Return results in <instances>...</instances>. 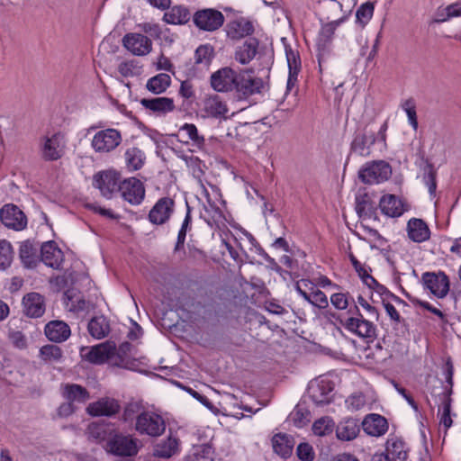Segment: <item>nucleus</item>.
<instances>
[{
	"label": "nucleus",
	"mask_w": 461,
	"mask_h": 461,
	"mask_svg": "<svg viewBox=\"0 0 461 461\" xmlns=\"http://www.w3.org/2000/svg\"><path fill=\"white\" fill-rule=\"evenodd\" d=\"M120 410L118 402L112 398H102L90 403L86 411L92 416H112Z\"/></svg>",
	"instance_id": "aec40b11"
},
{
	"label": "nucleus",
	"mask_w": 461,
	"mask_h": 461,
	"mask_svg": "<svg viewBox=\"0 0 461 461\" xmlns=\"http://www.w3.org/2000/svg\"><path fill=\"white\" fill-rule=\"evenodd\" d=\"M123 46L136 56L148 55L152 50V41L141 33H128L122 39Z\"/></svg>",
	"instance_id": "9b49d317"
},
{
	"label": "nucleus",
	"mask_w": 461,
	"mask_h": 461,
	"mask_svg": "<svg viewBox=\"0 0 461 461\" xmlns=\"http://www.w3.org/2000/svg\"><path fill=\"white\" fill-rule=\"evenodd\" d=\"M375 137L373 132H364L355 137L351 144V149L360 156H367L370 147L375 143Z\"/></svg>",
	"instance_id": "473e14b6"
},
{
	"label": "nucleus",
	"mask_w": 461,
	"mask_h": 461,
	"mask_svg": "<svg viewBox=\"0 0 461 461\" xmlns=\"http://www.w3.org/2000/svg\"><path fill=\"white\" fill-rule=\"evenodd\" d=\"M108 452L120 456H132L138 453V440L130 435L111 434L106 443Z\"/></svg>",
	"instance_id": "f03ea898"
},
{
	"label": "nucleus",
	"mask_w": 461,
	"mask_h": 461,
	"mask_svg": "<svg viewBox=\"0 0 461 461\" xmlns=\"http://www.w3.org/2000/svg\"><path fill=\"white\" fill-rule=\"evenodd\" d=\"M203 112L208 117L221 118L228 113L226 104L218 95H211L203 101Z\"/></svg>",
	"instance_id": "a878e982"
},
{
	"label": "nucleus",
	"mask_w": 461,
	"mask_h": 461,
	"mask_svg": "<svg viewBox=\"0 0 461 461\" xmlns=\"http://www.w3.org/2000/svg\"><path fill=\"white\" fill-rule=\"evenodd\" d=\"M14 258L11 244L6 240H0V269L10 267Z\"/></svg>",
	"instance_id": "de8ad7c7"
},
{
	"label": "nucleus",
	"mask_w": 461,
	"mask_h": 461,
	"mask_svg": "<svg viewBox=\"0 0 461 461\" xmlns=\"http://www.w3.org/2000/svg\"><path fill=\"white\" fill-rule=\"evenodd\" d=\"M356 211L362 221H366L367 217H371L373 205L366 196L357 198Z\"/></svg>",
	"instance_id": "8fccbe9b"
},
{
	"label": "nucleus",
	"mask_w": 461,
	"mask_h": 461,
	"mask_svg": "<svg viewBox=\"0 0 461 461\" xmlns=\"http://www.w3.org/2000/svg\"><path fill=\"white\" fill-rule=\"evenodd\" d=\"M115 348V343L105 341L92 347L87 353L84 355L85 358L93 364H103L109 362L111 364V355Z\"/></svg>",
	"instance_id": "4468645a"
},
{
	"label": "nucleus",
	"mask_w": 461,
	"mask_h": 461,
	"mask_svg": "<svg viewBox=\"0 0 461 461\" xmlns=\"http://www.w3.org/2000/svg\"><path fill=\"white\" fill-rule=\"evenodd\" d=\"M285 55L289 68L286 88L287 91H290L297 82V76L300 69L301 62L297 52L294 51L291 48L285 47Z\"/></svg>",
	"instance_id": "c85d7f7f"
},
{
	"label": "nucleus",
	"mask_w": 461,
	"mask_h": 461,
	"mask_svg": "<svg viewBox=\"0 0 461 461\" xmlns=\"http://www.w3.org/2000/svg\"><path fill=\"white\" fill-rule=\"evenodd\" d=\"M340 323L349 332L357 335L360 338H373L375 336V325L371 320L365 319L361 314L358 317H348L340 320Z\"/></svg>",
	"instance_id": "6e6552de"
},
{
	"label": "nucleus",
	"mask_w": 461,
	"mask_h": 461,
	"mask_svg": "<svg viewBox=\"0 0 461 461\" xmlns=\"http://www.w3.org/2000/svg\"><path fill=\"white\" fill-rule=\"evenodd\" d=\"M374 9V4L371 2H366L361 5L356 13L357 23L365 25L372 18Z\"/></svg>",
	"instance_id": "09e8293b"
},
{
	"label": "nucleus",
	"mask_w": 461,
	"mask_h": 461,
	"mask_svg": "<svg viewBox=\"0 0 461 461\" xmlns=\"http://www.w3.org/2000/svg\"><path fill=\"white\" fill-rule=\"evenodd\" d=\"M306 301L320 309H325L329 305L326 294L318 288L312 293L310 300Z\"/></svg>",
	"instance_id": "13d9d810"
},
{
	"label": "nucleus",
	"mask_w": 461,
	"mask_h": 461,
	"mask_svg": "<svg viewBox=\"0 0 461 461\" xmlns=\"http://www.w3.org/2000/svg\"><path fill=\"white\" fill-rule=\"evenodd\" d=\"M422 280L426 288L438 297H444L448 292V280L444 274L425 273Z\"/></svg>",
	"instance_id": "dca6fc26"
},
{
	"label": "nucleus",
	"mask_w": 461,
	"mask_h": 461,
	"mask_svg": "<svg viewBox=\"0 0 461 461\" xmlns=\"http://www.w3.org/2000/svg\"><path fill=\"white\" fill-rule=\"evenodd\" d=\"M290 420L295 427L303 428L310 421V412L298 405L291 412Z\"/></svg>",
	"instance_id": "49530a36"
},
{
	"label": "nucleus",
	"mask_w": 461,
	"mask_h": 461,
	"mask_svg": "<svg viewBox=\"0 0 461 461\" xmlns=\"http://www.w3.org/2000/svg\"><path fill=\"white\" fill-rule=\"evenodd\" d=\"M88 331L92 337L100 339L108 335L110 326L104 316H97L91 319L88 323Z\"/></svg>",
	"instance_id": "4c0bfd02"
},
{
	"label": "nucleus",
	"mask_w": 461,
	"mask_h": 461,
	"mask_svg": "<svg viewBox=\"0 0 461 461\" xmlns=\"http://www.w3.org/2000/svg\"><path fill=\"white\" fill-rule=\"evenodd\" d=\"M180 131L185 132L199 147L204 143V138L198 134V130L194 124L185 123L180 128Z\"/></svg>",
	"instance_id": "6e6d98bb"
},
{
	"label": "nucleus",
	"mask_w": 461,
	"mask_h": 461,
	"mask_svg": "<svg viewBox=\"0 0 461 461\" xmlns=\"http://www.w3.org/2000/svg\"><path fill=\"white\" fill-rule=\"evenodd\" d=\"M263 85L262 79L253 77L249 71H243L235 77L234 88L243 95L260 92Z\"/></svg>",
	"instance_id": "f8f14e48"
},
{
	"label": "nucleus",
	"mask_w": 461,
	"mask_h": 461,
	"mask_svg": "<svg viewBox=\"0 0 461 461\" xmlns=\"http://www.w3.org/2000/svg\"><path fill=\"white\" fill-rule=\"evenodd\" d=\"M121 183L120 175L114 170L104 171L95 176V185L106 198H111L114 192L119 191Z\"/></svg>",
	"instance_id": "9d476101"
},
{
	"label": "nucleus",
	"mask_w": 461,
	"mask_h": 461,
	"mask_svg": "<svg viewBox=\"0 0 461 461\" xmlns=\"http://www.w3.org/2000/svg\"><path fill=\"white\" fill-rule=\"evenodd\" d=\"M23 312L31 318H39L45 312V301L38 293L27 294L23 299Z\"/></svg>",
	"instance_id": "f3484780"
},
{
	"label": "nucleus",
	"mask_w": 461,
	"mask_h": 461,
	"mask_svg": "<svg viewBox=\"0 0 461 461\" xmlns=\"http://www.w3.org/2000/svg\"><path fill=\"white\" fill-rule=\"evenodd\" d=\"M194 23L200 30L214 32L223 24L224 16L215 9H203L194 14Z\"/></svg>",
	"instance_id": "423d86ee"
},
{
	"label": "nucleus",
	"mask_w": 461,
	"mask_h": 461,
	"mask_svg": "<svg viewBox=\"0 0 461 461\" xmlns=\"http://www.w3.org/2000/svg\"><path fill=\"white\" fill-rule=\"evenodd\" d=\"M213 55L212 48L208 45H202L197 48L194 55L195 63L209 65Z\"/></svg>",
	"instance_id": "603ef678"
},
{
	"label": "nucleus",
	"mask_w": 461,
	"mask_h": 461,
	"mask_svg": "<svg viewBox=\"0 0 461 461\" xmlns=\"http://www.w3.org/2000/svg\"><path fill=\"white\" fill-rule=\"evenodd\" d=\"M44 333L49 340L61 343L70 337L71 330L65 321H51L45 325Z\"/></svg>",
	"instance_id": "a211bd4d"
},
{
	"label": "nucleus",
	"mask_w": 461,
	"mask_h": 461,
	"mask_svg": "<svg viewBox=\"0 0 461 461\" xmlns=\"http://www.w3.org/2000/svg\"><path fill=\"white\" fill-rule=\"evenodd\" d=\"M357 303L365 309L367 311L368 314V318L371 319V320H378V312L377 310L372 306L371 304H369L362 296H359L357 298Z\"/></svg>",
	"instance_id": "774afa93"
},
{
	"label": "nucleus",
	"mask_w": 461,
	"mask_h": 461,
	"mask_svg": "<svg viewBox=\"0 0 461 461\" xmlns=\"http://www.w3.org/2000/svg\"><path fill=\"white\" fill-rule=\"evenodd\" d=\"M140 103L148 110L163 115L174 111V100L168 97L142 98Z\"/></svg>",
	"instance_id": "b1692460"
},
{
	"label": "nucleus",
	"mask_w": 461,
	"mask_h": 461,
	"mask_svg": "<svg viewBox=\"0 0 461 461\" xmlns=\"http://www.w3.org/2000/svg\"><path fill=\"white\" fill-rule=\"evenodd\" d=\"M41 259L46 266L59 269L63 262V253L54 241H49L41 247Z\"/></svg>",
	"instance_id": "6ab92c4d"
},
{
	"label": "nucleus",
	"mask_w": 461,
	"mask_h": 461,
	"mask_svg": "<svg viewBox=\"0 0 461 461\" xmlns=\"http://www.w3.org/2000/svg\"><path fill=\"white\" fill-rule=\"evenodd\" d=\"M190 20L188 9L183 5H175L163 15V21L169 24L181 25Z\"/></svg>",
	"instance_id": "c756f323"
},
{
	"label": "nucleus",
	"mask_w": 461,
	"mask_h": 461,
	"mask_svg": "<svg viewBox=\"0 0 461 461\" xmlns=\"http://www.w3.org/2000/svg\"><path fill=\"white\" fill-rule=\"evenodd\" d=\"M173 208L174 201L171 198H161L150 210L149 219L154 224H163L169 219L173 212Z\"/></svg>",
	"instance_id": "2eb2a0df"
},
{
	"label": "nucleus",
	"mask_w": 461,
	"mask_h": 461,
	"mask_svg": "<svg viewBox=\"0 0 461 461\" xmlns=\"http://www.w3.org/2000/svg\"><path fill=\"white\" fill-rule=\"evenodd\" d=\"M122 142L119 131L108 128L97 131L91 141V146L96 153L105 154L114 150Z\"/></svg>",
	"instance_id": "7ed1b4c3"
},
{
	"label": "nucleus",
	"mask_w": 461,
	"mask_h": 461,
	"mask_svg": "<svg viewBox=\"0 0 461 461\" xmlns=\"http://www.w3.org/2000/svg\"><path fill=\"white\" fill-rule=\"evenodd\" d=\"M178 451V440L169 437L167 440L157 444L154 447V456L169 458Z\"/></svg>",
	"instance_id": "ea45409f"
},
{
	"label": "nucleus",
	"mask_w": 461,
	"mask_h": 461,
	"mask_svg": "<svg viewBox=\"0 0 461 461\" xmlns=\"http://www.w3.org/2000/svg\"><path fill=\"white\" fill-rule=\"evenodd\" d=\"M20 258L26 267H34L39 262L38 246L24 241L20 246Z\"/></svg>",
	"instance_id": "e433bc0d"
},
{
	"label": "nucleus",
	"mask_w": 461,
	"mask_h": 461,
	"mask_svg": "<svg viewBox=\"0 0 461 461\" xmlns=\"http://www.w3.org/2000/svg\"><path fill=\"white\" fill-rule=\"evenodd\" d=\"M236 73L230 68H224L213 73L211 77L212 87L218 92L234 89Z\"/></svg>",
	"instance_id": "ddd939ff"
},
{
	"label": "nucleus",
	"mask_w": 461,
	"mask_h": 461,
	"mask_svg": "<svg viewBox=\"0 0 461 461\" xmlns=\"http://www.w3.org/2000/svg\"><path fill=\"white\" fill-rule=\"evenodd\" d=\"M136 429L140 434L160 436L166 429L164 420L154 412L143 411L136 417Z\"/></svg>",
	"instance_id": "39448f33"
},
{
	"label": "nucleus",
	"mask_w": 461,
	"mask_h": 461,
	"mask_svg": "<svg viewBox=\"0 0 461 461\" xmlns=\"http://www.w3.org/2000/svg\"><path fill=\"white\" fill-rule=\"evenodd\" d=\"M359 433V426L356 420L348 419L341 421L336 429L337 438L339 440L350 441L357 438Z\"/></svg>",
	"instance_id": "7c9ffc66"
},
{
	"label": "nucleus",
	"mask_w": 461,
	"mask_h": 461,
	"mask_svg": "<svg viewBox=\"0 0 461 461\" xmlns=\"http://www.w3.org/2000/svg\"><path fill=\"white\" fill-rule=\"evenodd\" d=\"M39 358L44 364L60 363L63 358V350L54 344H46L39 350Z\"/></svg>",
	"instance_id": "72a5a7b5"
},
{
	"label": "nucleus",
	"mask_w": 461,
	"mask_h": 461,
	"mask_svg": "<svg viewBox=\"0 0 461 461\" xmlns=\"http://www.w3.org/2000/svg\"><path fill=\"white\" fill-rule=\"evenodd\" d=\"M139 27L143 32L149 34L151 37L158 38L161 34L160 27L157 23H144L139 24Z\"/></svg>",
	"instance_id": "338daca9"
},
{
	"label": "nucleus",
	"mask_w": 461,
	"mask_h": 461,
	"mask_svg": "<svg viewBox=\"0 0 461 461\" xmlns=\"http://www.w3.org/2000/svg\"><path fill=\"white\" fill-rule=\"evenodd\" d=\"M407 231L409 238L414 242H423L429 240L430 235L429 229L426 222L416 218L411 219L408 221Z\"/></svg>",
	"instance_id": "393cba45"
},
{
	"label": "nucleus",
	"mask_w": 461,
	"mask_h": 461,
	"mask_svg": "<svg viewBox=\"0 0 461 461\" xmlns=\"http://www.w3.org/2000/svg\"><path fill=\"white\" fill-rule=\"evenodd\" d=\"M170 82V77L161 73L148 80L147 88L154 94H161L169 86Z\"/></svg>",
	"instance_id": "79ce46f5"
},
{
	"label": "nucleus",
	"mask_w": 461,
	"mask_h": 461,
	"mask_svg": "<svg viewBox=\"0 0 461 461\" xmlns=\"http://www.w3.org/2000/svg\"><path fill=\"white\" fill-rule=\"evenodd\" d=\"M346 18H347V16L344 15L341 18H339L337 20L331 21V22L324 24L321 27L320 33H319V38H318L319 43L322 44L323 46H325L327 43H329L331 41L337 27L340 23H342L346 20Z\"/></svg>",
	"instance_id": "37998d69"
},
{
	"label": "nucleus",
	"mask_w": 461,
	"mask_h": 461,
	"mask_svg": "<svg viewBox=\"0 0 461 461\" xmlns=\"http://www.w3.org/2000/svg\"><path fill=\"white\" fill-rule=\"evenodd\" d=\"M258 40L255 38H249L236 50V60L242 65L249 63L255 58L258 52Z\"/></svg>",
	"instance_id": "cd10ccee"
},
{
	"label": "nucleus",
	"mask_w": 461,
	"mask_h": 461,
	"mask_svg": "<svg viewBox=\"0 0 461 461\" xmlns=\"http://www.w3.org/2000/svg\"><path fill=\"white\" fill-rule=\"evenodd\" d=\"M63 396L71 403H84L89 399L88 392L81 385L68 384L63 387Z\"/></svg>",
	"instance_id": "f704fd0d"
},
{
	"label": "nucleus",
	"mask_w": 461,
	"mask_h": 461,
	"mask_svg": "<svg viewBox=\"0 0 461 461\" xmlns=\"http://www.w3.org/2000/svg\"><path fill=\"white\" fill-rule=\"evenodd\" d=\"M8 339L16 348L24 349L27 347L26 337L19 330H10Z\"/></svg>",
	"instance_id": "bf43d9fd"
},
{
	"label": "nucleus",
	"mask_w": 461,
	"mask_h": 461,
	"mask_svg": "<svg viewBox=\"0 0 461 461\" xmlns=\"http://www.w3.org/2000/svg\"><path fill=\"white\" fill-rule=\"evenodd\" d=\"M364 431L373 437L384 435L388 429V423L385 418L379 414H369L362 422Z\"/></svg>",
	"instance_id": "412c9836"
},
{
	"label": "nucleus",
	"mask_w": 461,
	"mask_h": 461,
	"mask_svg": "<svg viewBox=\"0 0 461 461\" xmlns=\"http://www.w3.org/2000/svg\"><path fill=\"white\" fill-rule=\"evenodd\" d=\"M0 219L5 226L14 230H22L27 225L25 214L14 204H6L0 211Z\"/></svg>",
	"instance_id": "1a4fd4ad"
},
{
	"label": "nucleus",
	"mask_w": 461,
	"mask_h": 461,
	"mask_svg": "<svg viewBox=\"0 0 461 461\" xmlns=\"http://www.w3.org/2000/svg\"><path fill=\"white\" fill-rule=\"evenodd\" d=\"M381 211L387 216L399 217L406 210L404 203L394 194H385L380 199Z\"/></svg>",
	"instance_id": "4be33fe9"
},
{
	"label": "nucleus",
	"mask_w": 461,
	"mask_h": 461,
	"mask_svg": "<svg viewBox=\"0 0 461 461\" xmlns=\"http://www.w3.org/2000/svg\"><path fill=\"white\" fill-rule=\"evenodd\" d=\"M66 148L65 136L60 132L47 134L41 140V153L47 161L60 158Z\"/></svg>",
	"instance_id": "20e7f679"
},
{
	"label": "nucleus",
	"mask_w": 461,
	"mask_h": 461,
	"mask_svg": "<svg viewBox=\"0 0 461 461\" xmlns=\"http://www.w3.org/2000/svg\"><path fill=\"white\" fill-rule=\"evenodd\" d=\"M125 160L129 169L138 170L143 166L145 156L140 149L132 147L126 149Z\"/></svg>",
	"instance_id": "a19ab883"
},
{
	"label": "nucleus",
	"mask_w": 461,
	"mask_h": 461,
	"mask_svg": "<svg viewBox=\"0 0 461 461\" xmlns=\"http://www.w3.org/2000/svg\"><path fill=\"white\" fill-rule=\"evenodd\" d=\"M391 175V166L384 160L366 163L358 173L361 181L369 185L384 182Z\"/></svg>",
	"instance_id": "f257e3e1"
},
{
	"label": "nucleus",
	"mask_w": 461,
	"mask_h": 461,
	"mask_svg": "<svg viewBox=\"0 0 461 461\" xmlns=\"http://www.w3.org/2000/svg\"><path fill=\"white\" fill-rule=\"evenodd\" d=\"M436 23H445L450 18L461 16V2L451 4L437 12Z\"/></svg>",
	"instance_id": "c03bdc74"
},
{
	"label": "nucleus",
	"mask_w": 461,
	"mask_h": 461,
	"mask_svg": "<svg viewBox=\"0 0 461 461\" xmlns=\"http://www.w3.org/2000/svg\"><path fill=\"white\" fill-rule=\"evenodd\" d=\"M253 32L254 26L252 23L244 18H240L228 24L227 34L232 40H240L252 34Z\"/></svg>",
	"instance_id": "bb28decb"
},
{
	"label": "nucleus",
	"mask_w": 461,
	"mask_h": 461,
	"mask_svg": "<svg viewBox=\"0 0 461 461\" xmlns=\"http://www.w3.org/2000/svg\"><path fill=\"white\" fill-rule=\"evenodd\" d=\"M402 108L408 116L410 124L416 131L418 129V121H417L415 104H414L413 101L406 100L402 104Z\"/></svg>",
	"instance_id": "052dcab7"
},
{
	"label": "nucleus",
	"mask_w": 461,
	"mask_h": 461,
	"mask_svg": "<svg viewBox=\"0 0 461 461\" xmlns=\"http://www.w3.org/2000/svg\"><path fill=\"white\" fill-rule=\"evenodd\" d=\"M442 408H443V411H442L440 423H442L446 429H448L452 425V420L450 417V399L449 398L445 397Z\"/></svg>",
	"instance_id": "0e129e2a"
},
{
	"label": "nucleus",
	"mask_w": 461,
	"mask_h": 461,
	"mask_svg": "<svg viewBox=\"0 0 461 461\" xmlns=\"http://www.w3.org/2000/svg\"><path fill=\"white\" fill-rule=\"evenodd\" d=\"M392 461H404L407 450L402 440L397 438H389L386 442V454Z\"/></svg>",
	"instance_id": "c9c22d12"
},
{
	"label": "nucleus",
	"mask_w": 461,
	"mask_h": 461,
	"mask_svg": "<svg viewBox=\"0 0 461 461\" xmlns=\"http://www.w3.org/2000/svg\"><path fill=\"white\" fill-rule=\"evenodd\" d=\"M330 302L339 310H344L348 306V296L342 293H337L330 296Z\"/></svg>",
	"instance_id": "69168bd1"
},
{
	"label": "nucleus",
	"mask_w": 461,
	"mask_h": 461,
	"mask_svg": "<svg viewBox=\"0 0 461 461\" xmlns=\"http://www.w3.org/2000/svg\"><path fill=\"white\" fill-rule=\"evenodd\" d=\"M297 456L303 461H312L314 452L312 447L308 443H301L297 447Z\"/></svg>",
	"instance_id": "680f3d73"
},
{
	"label": "nucleus",
	"mask_w": 461,
	"mask_h": 461,
	"mask_svg": "<svg viewBox=\"0 0 461 461\" xmlns=\"http://www.w3.org/2000/svg\"><path fill=\"white\" fill-rule=\"evenodd\" d=\"M122 198L132 205L140 204L145 196V188L141 181L131 177L122 181L119 186Z\"/></svg>",
	"instance_id": "0eeeda50"
},
{
	"label": "nucleus",
	"mask_w": 461,
	"mask_h": 461,
	"mask_svg": "<svg viewBox=\"0 0 461 461\" xmlns=\"http://www.w3.org/2000/svg\"><path fill=\"white\" fill-rule=\"evenodd\" d=\"M295 289L305 300H310L312 293L314 292L317 287L311 280L301 279L296 283Z\"/></svg>",
	"instance_id": "5fc2aeb1"
},
{
	"label": "nucleus",
	"mask_w": 461,
	"mask_h": 461,
	"mask_svg": "<svg viewBox=\"0 0 461 461\" xmlns=\"http://www.w3.org/2000/svg\"><path fill=\"white\" fill-rule=\"evenodd\" d=\"M334 422L330 417H321L312 425V431L317 436H326L333 431Z\"/></svg>",
	"instance_id": "a18cd8bd"
},
{
	"label": "nucleus",
	"mask_w": 461,
	"mask_h": 461,
	"mask_svg": "<svg viewBox=\"0 0 461 461\" xmlns=\"http://www.w3.org/2000/svg\"><path fill=\"white\" fill-rule=\"evenodd\" d=\"M130 348L131 345L129 343L121 345L119 348H115L110 357L111 365L123 368H130L131 365V358L128 356Z\"/></svg>",
	"instance_id": "58836bf2"
},
{
	"label": "nucleus",
	"mask_w": 461,
	"mask_h": 461,
	"mask_svg": "<svg viewBox=\"0 0 461 461\" xmlns=\"http://www.w3.org/2000/svg\"><path fill=\"white\" fill-rule=\"evenodd\" d=\"M353 267L357 273L358 274L359 277L363 280V282L370 288H383L382 285H380L377 281L368 274L366 269L360 264V262H355L353 264Z\"/></svg>",
	"instance_id": "864d4df0"
},
{
	"label": "nucleus",
	"mask_w": 461,
	"mask_h": 461,
	"mask_svg": "<svg viewBox=\"0 0 461 461\" xmlns=\"http://www.w3.org/2000/svg\"><path fill=\"white\" fill-rule=\"evenodd\" d=\"M423 182L427 185L429 193L434 195L437 188L436 171L431 164H427L424 167Z\"/></svg>",
	"instance_id": "3c124183"
},
{
	"label": "nucleus",
	"mask_w": 461,
	"mask_h": 461,
	"mask_svg": "<svg viewBox=\"0 0 461 461\" xmlns=\"http://www.w3.org/2000/svg\"><path fill=\"white\" fill-rule=\"evenodd\" d=\"M274 451L284 458L291 456L294 440L291 436L276 434L272 439Z\"/></svg>",
	"instance_id": "2f4dec72"
},
{
	"label": "nucleus",
	"mask_w": 461,
	"mask_h": 461,
	"mask_svg": "<svg viewBox=\"0 0 461 461\" xmlns=\"http://www.w3.org/2000/svg\"><path fill=\"white\" fill-rule=\"evenodd\" d=\"M190 222H191V216H190V212L188 211L185 215V218L182 223L181 229L178 232L176 249H179L180 247H182L184 245L187 230L190 229Z\"/></svg>",
	"instance_id": "e2e57ef3"
},
{
	"label": "nucleus",
	"mask_w": 461,
	"mask_h": 461,
	"mask_svg": "<svg viewBox=\"0 0 461 461\" xmlns=\"http://www.w3.org/2000/svg\"><path fill=\"white\" fill-rule=\"evenodd\" d=\"M366 403V397L360 393H353L346 400L347 407L351 411L361 410Z\"/></svg>",
	"instance_id": "4d7b16f0"
},
{
	"label": "nucleus",
	"mask_w": 461,
	"mask_h": 461,
	"mask_svg": "<svg viewBox=\"0 0 461 461\" xmlns=\"http://www.w3.org/2000/svg\"><path fill=\"white\" fill-rule=\"evenodd\" d=\"M332 388L329 381L321 380L312 384L309 387V394L316 405H325L330 402Z\"/></svg>",
	"instance_id": "5701e85b"
}]
</instances>
